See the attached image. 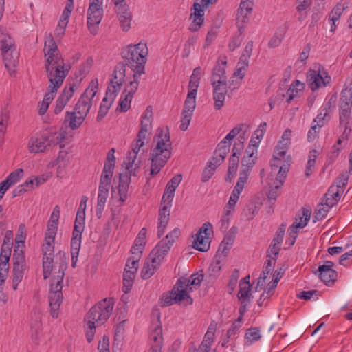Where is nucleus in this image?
<instances>
[{"instance_id": "1", "label": "nucleus", "mask_w": 352, "mask_h": 352, "mask_svg": "<svg viewBox=\"0 0 352 352\" xmlns=\"http://www.w3.org/2000/svg\"><path fill=\"white\" fill-rule=\"evenodd\" d=\"M55 269L58 267L57 274L54 276L49 292V302L50 307V314L54 318L58 316L59 307L63 300V280L65 276V271L67 268V256L65 252H58L56 254Z\"/></svg>"}, {"instance_id": "2", "label": "nucleus", "mask_w": 352, "mask_h": 352, "mask_svg": "<svg viewBox=\"0 0 352 352\" xmlns=\"http://www.w3.org/2000/svg\"><path fill=\"white\" fill-rule=\"evenodd\" d=\"M113 308V300L104 298L92 307L87 312L84 321L88 342H91L94 340L96 327L103 324L109 319Z\"/></svg>"}, {"instance_id": "3", "label": "nucleus", "mask_w": 352, "mask_h": 352, "mask_svg": "<svg viewBox=\"0 0 352 352\" xmlns=\"http://www.w3.org/2000/svg\"><path fill=\"white\" fill-rule=\"evenodd\" d=\"M172 143L168 131L163 135V131H157V144L151 151L150 160L151 175L154 176L160 173L171 156Z\"/></svg>"}, {"instance_id": "4", "label": "nucleus", "mask_w": 352, "mask_h": 352, "mask_svg": "<svg viewBox=\"0 0 352 352\" xmlns=\"http://www.w3.org/2000/svg\"><path fill=\"white\" fill-rule=\"evenodd\" d=\"M148 50L145 43L140 42L136 45H131L122 51V56L124 60L122 63L125 67H129L132 71L138 72V76L144 73V66L147 60Z\"/></svg>"}, {"instance_id": "5", "label": "nucleus", "mask_w": 352, "mask_h": 352, "mask_svg": "<svg viewBox=\"0 0 352 352\" xmlns=\"http://www.w3.org/2000/svg\"><path fill=\"white\" fill-rule=\"evenodd\" d=\"M43 51L46 57L45 67L47 74H67V70L64 69L65 63L63 59L61 58L56 43L52 34L47 37Z\"/></svg>"}, {"instance_id": "6", "label": "nucleus", "mask_w": 352, "mask_h": 352, "mask_svg": "<svg viewBox=\"0 0 352 352\" xmlns=\"http://www.w3.org/2000/svg\"><path fill=\"white\" fill-rule=\"evenodd\" d=\"M226 62L217 65L212 70L211 82L213 87V100L214 109L220 110L224 105L226 95L228 92L225 72Z\"/></svg>"}, {"instance_id": "7", "label": "nucleus", "mask_w": 352, "mask_h": 352, "mask_svg": "<svg viewBox=\"0 0 352 352\" xmlns=\"http://www.w3.org/2000/svg\"><path fill=\"white\" fill-rule=\"evenodd\" d=\"M65 138L63 133H53L47 130L43 131L39 135L32 137L28 142L30 153H43L58 144Z\"/></svg>"}, {"instance_id": "8", "label": "nucleus", "mask_w": 352, "mask_h": 352, "mask_svg": "<svg viewBox=\"0 0 352 352\" xmlns=\"http://www.w3.org/2000/svg\"><path fill=\"white\" fill-rule=\"evenodd\" d=\"M292 133V130L286 129L274 149L271 166L275 171L277 170L278 166L283 165L287 160L290 159V162H292L290 155L285 156L291 144Z\"/></svg>"}, {"instance_id": "9", "label": "nucleus", "mask_w": 352, "mask_h": 352, "mask_svg": "<svg viewBox=\"0 0 352 352\" xmlns=\"http://www.w3.org/2000/svg\"><path fill=\"white\" fill-rule=\"evenodd\" d=\"M103 0H89L87 10V28L90 33L96 35L98 32V25L100 23L104 14L102 7Z\"/></svg>"}, {"instance_id": "10", "label": "nucleus", "mask_w": 352, "mask_h": 352, "mask_svg": "<svg viewBox=\"0 0 352 352\" xmlns=\"http://www.w3.org/2000/svg\"><path fill=\"white\" fill-rule=\"evenodd\" d=\"M98 87V80H93L85 92L80 96L74 108V110L76 111L78 115L85 117L87 116L92 106L93 99L97 93Z\"/></svg>"}, {"instance_id": "11", "label": "nucleus", "mask_w": 352, "mask_h": 352, "mask_svg": "<svg viewBox=\"0 0 352 352\" xmlns=\"http://www.w3.org/2000/svg\"><path fill=\"white\" fill-rule=\"evenodd\" d=\"M112 76L113 78L111 80L110 85L107 87L106 96L104 98L113 102L124 82L125 65L123 63H118L115 67Z\"/></svg>"}, {"instance_id": "12", "label": "nucleus", "mask_w": 352, "mask_h": 352, "mask_svg": "<svg viewBox=\"0 0 352 352\" xmlns=\"http://www.w3.org/2000/svg\"><path fill=\"white\" fill-rule=\"evenodd\" d=\"M330 80L331 77L321 65L315 63L309 69V89L313 92L325 87L329 84Z\"/></svg>"}, {"instance_id": "13", "label": "nucleus", "mask_w": 352, "mask_h": 352, "mask_svg": "<svg viewBox=\"0 0 352 352\" xmlns=\"http://www.w3.org/2000/svg\"><path fill=\"white\" fill-rule=\"evenodd\" d=\"M217 1V0H201V3L198 2L193 3L190 17L192 19L189 27L190 31L194 32L199 30L204 21V9Z\"/></svg>"}, {"instance_id": "14", "label": "nucleus", "mask_w": 352, "mask_h": 352, "mask_svg": "<svg viewBox=\"0 0 352 352\" xmlns=\"http://www.w3.org/2000/svg\"><path fill=\"white\" fill-rule=\"evenodd\" d=\"M308 222V210L302 208L301 211H299L295 217V221L292 225L289 228V237L286 243L289 245H293L295 243L297 234L300 229L305 228Z\"/></svg>"}, {"instance_id": "15", "label": "nucleus", "mask_w": 352, "mask_h": 352, "mask_svg": "<svg viewBox=\"0 0 352 352\" xmlns=\"http://www.w3.org/2000/svg\"><path fill=\"white\" fill-rule=\"evenodd\" d=\"M117 16L124 31H128L131 28L132 13L125 0H111Z\"/></svg>"}, {"instance_id": "16", "label": "nucleus", "mask_w": 352, "mask_h": 352, "mask_svg": "<svg viewBox=\"0 0 352 352\" xmlns=\"http://www.w3.org/2000/svg\"><path fill=\"white\" fill-rule=\"evenodd\" d=\"M212 226L209 222L205 223L196 234L192 247L200 252H206L210 248L209 235L212 231Z\"/></svg>"}, {"instance_id": "17", "label": "nucleus", "mask_w": 352, "mask_h": 352, "mask_svg": "<svg viewBox=\"0 0 352 352\" xmlns=\"http://www.w3.org/2000/svg\"><path fill=\"white\" fill-rule=\"evenodd\" d=\"M78 225H74L71 240V256L72 266L76 267L78 261V256L81 246L82 233L85 226L80 222H77Z\"/></svg>"}, {"instance_id": "18", "label": "nucleus", "mask_w": 352, "mask_h": 352, "mask_svg": "<svg viewBox=\"0 0 352 352\" xmlns=\"http://www.w3.org/2000/svg\"><path fill=\"white\" fill-rule=\"evenodd\" d=\"M334 265L332 261H326V263L319 266L316 271L313 270L315 274L318 273V276L326 285H331L336 280L338 273L332 267Z\"/></svg>"}, {"instance_id": "19", "label": "nucleus", "mask_w": 352, "mask_h": 352, "mask_svg": "<svg viewBox=\"0 0 352 352\" xmlns=\"http://www.w3.org/2000/svg\"><path fill=\"white\" fill-rule=\"evenodd\" d=\"M47 75L50 81V85L42 102H45L50 105L54 98L55 93L62 85L67 74H61V75H54L50 74Z\"/></svg>"}, {"instance_id": "20", "label": "nucleus", "mask_w": 352, "mask_h": 352, "mask_svg": "<svg viewBox=\"0 0 352 352\" xmlns=\"http://www.w3.org/2000/svg\"><path fill=\"white\" fill-rule=\"evenodd\" d=\"M252 2L241 0L236 16L238 32L241 34L243 32L244 25L249 21L250 16L252 12Z\"/></svg>"}, {"instance_id": "21", "label": "nucleus", "mask_w": 352, "mask_h": 352, "mask_svg": "<svg viewBox=\"0 0 352 352\" xmlns=\"http://www.w3.org/2000/svg\"><path fill=\"white\" fill-rule=\"evenodd\" d=\"M151 344L150 352H161L162 346V329L160 322V315L157 323L153 324L149 335Z\"/></svg>"}, {"instance_id": "22", "label": "nucleus", "mask_w": 352, "mask_h": 352, "mask_svg": "<svg viewBox=\"0 0 352 352\" xmlns=\"http://www.w3.org/2000/svg\"><path fill=\"white\" fill-rule=\"evenodd\" d=\"M290 167V159L287 160L286 162L280 166H278V173L276 177V184L274 188H272L267 195L269 200L275 201L278 197V189L283 185L284 181L287 177V173Z\"/></svg>"}, {"instance_id": "23", "label": "nucleus", "mask_w": 352, "mask_h": 352, "mask_svg": "<svg viewBox=\"0 0 352 352\" xmlns=\"http://www.w3.org/2000/svg\"><path fill=\"white\" fill-rule=\"evenodd\" d=\"M345 185V182L341 184L332 185L325 193L321 201L329 209L336 205L340 199V196L343 192L342 187Z\"/></svg>"}, {"instance_id": "24", "label": "nucleus", "mask_w": 352, "mask_h": 352, "mask_svg": "<svg viewBox=\"0 0 352 352\" xmlns=\"http://www.w3.org/2000/svg\"><path fill=\"white\" fill-rule=\"evenodd\" d=\"M77 89L76 84H69L65 86L60 95L56 100V107L54 112L55 114L60 113L67 105L69 100L72 98L74 93Z\"/></svg>"}, {"instance_id": "25", "label": "nucleus", "mask_w": 352, "mask_h": 352, "mask_svg": "<svg viewBox=\"0 0 352 352\" xmlns=\"http://www.w3.org/2000/svg\"><path fill=\"white\" fill-rule=\"evenodd\" d=\"M304 89L305 84L296 80L290 85L287 90L280 87L278 91L277 96L281 100L286 98V102L290 103L292 100L297 96L299 92L302 91Z\"/></svg>"}, {"instance_id": "26", "label": "nucleus", "mask_w": 352, "mask_h": 352, "mask_svg": "<svg viewBox=\"0 0 352 352\" xmlns=\"http://www.w3.org/2000/svg\"><path fill=\"white\" fill-rule=\"evenodd\" d=\"M193 287L194 286L190 285L188 278H181L177 281L175 285V291L177 292L178 294L184 293L183 302H184V305L192 304L193 300L188 294L192 291Z\"/></svg>"}, {"instance_id": "27", "label": "nucleus", "mask_w": 352, "mask_h": 352, "mask_svg": "<svg viewBox=\"0 0 352 352\" xmlns=\"http://www.w3.org/2000/svg\"><path fill=\"white\" fill-rule=\"evenodd\" d=\"M195 107L196 101L186 99L181 118L180 129L182 131H185L187 130L192 119Z\"/></svg>"}, {"instance_id": "28", "label": "nucleus", "mask_w": 352, "mask_h": 352, "mask_svg": "<svg viewBox=\"0 0 352 352\" xmlns=\"http://www.w3.org/2000/svg\"><path fill=\"white\" fill-rule=\"evenodd\" d=\"M257 149L255 147H247L245 155L241 162V170L240 173L245 171L249 176L250 172L255 164L257 159Z\"/></svg>"}, {"instance_id": "29", "label": "nucleus", "mask_w": 352, "mask_h": 352, "mask_svg": "<svg viewBox=\"0 0 352 352\" xmlns=\"http://www.w3.org/2000/svg\"><path fill=\"white\" fill-rule=\"evenodd\" d=\"M201 76V69L200 67H196L190 76L188 85V93L186 99L196 101V95L199 85V80Z\"/></svg>"}, {"instance_id": "30", "label": "nucleus", "mask_w": 352, "mask_h": 352, "mask_svg": "<svg viewBox=\"0 0 352 352\" xmlns=\"http://www.w3.org/2000/svg\"><path fill=\"white\" fill-rule=\"evenodd\" d=\"M170 249V247L168 245L166 241H161L151 251L148 257L152 259V263H157V265H161Z\"/></svg>"}, {"instance_id": "31", "label": "nucleus", "mask_w": 352, "mask_h": 352, "mask_svg": "<svg viewBox=\"0 0 352 352\" xmlns=\"http://www.w3.org/2000/svg\"><path fill=\"white\" fill-rule=\"evenodd\" d=\"M170 211L168 206H162L159 211L157 235L160 238L164 233L169 221Z\"/></svg>"}, {"instance_id": "32", "label": "nucleus", "mask_w": 352, "mask_h": 352, "mask_svg": "<svg viewBox=\"0 0 352 352\" xmlns=\"http://www.w3.org/2000/svg\"><path fill=\"white\" fill-rule=\"evenodd\" d=\"M139 152L133 151H130L128 153V155L125 158L124 161V164H125V168L129 171L130 176H135L136 175V169L140 167V160H138L136 162L137 155Z\"/></svg>"}, {"instance_id": "33", "label": "nucleus", "mask_w": 352, "mask_h": 352, "mask_svg": "<svg viewBox=\"0 0 352 352\" xmlns=\"http://www.w3.org/2000/svg\"><path fill=\"white\" fill-rule=\"evenodd\" d=\"M243 126V124H239L234 127L226 136L225 139L219 143L217 148L224 150L226 152H229L231 145L230 141L240 133Z\"/></svg>"}, {"instance_id": "34", "label": "nucleus", "mask_w": 352, "mask_h": 352, "mask_svg": "<svg viewBox=\"0 0 352 352\" xmlns=\"http://www.w3.org/2000/svg\"><path fill=\"white\" fill-rule=\"evenodd\" d=\"M85 116L78 115L76 111L73 112H66L65 122H69V126L75 130L79 128L85 120Z\"/></svg>"}, {"instance_id": "35", "label": "nucleus", "mask_w": 352, "mask_h": 352, "mask_svg": "<svg viewBox=\"0 0 352 352\" xmlns=\"http://www.w3.org/2000/svg\"><path fill=\"white\" fill-rule=\"evenodd\" d=\"M131 182V176L127 174H120L118 185V193L120 201L124 202L127 199L129 186Z\"/></svg>"}, {"instance_id": "36", "label": "nucleus", "mask_w": 352, "mask_h": 352, "mask_svg": "<svg viewBox=\"0 0 352 352\" xmlns=\"http://www.w3.org/2000/svg\"><path fill=\"white\" fill-rule=\"evenodd\" d=\"M109 188H98V203L96 206V216L98 219H100L102 216V212L104 209V206L107 202V199L109 197Z\"/></svg>"}, {"instance_id": "37", "label": "nucleus", "mask_w": 352, "mask_h": 352, "mask_svg": "<svg viewBox=\"0 0 352 352\" xmlns=\"http://www.w3.org/2000/svg\"><path fill=\"white\" fill-rule=\"evenodd\" d=\"M184 293L178 294L175 291V287L170 294L163 295L161 300V305L163 307L171 305L177 302H182L184 300Z\"/></svg>"}, {"instance_id": "38", "label": "nucleus", "mask_w": 352, "mask_h": 352, "mask_svg": "<svg viewBox=\"0 0 352 352\" xmlns=\"http://www.w3.org/2000/svg\"><path fill=\"white\" fill-rule=\"evenodd\" d=\"M114 167L112 165H104L101 175L99 187L109 188L110 187L111 178L113 177Z\"/></svg>"}, {"instance_id": "39", "label": "nucleus", "mask_w": 352, "mask_h": 352, "mask_svg": "<svg viewBox=\"0 0 352 352\" xmlns=\"http://www.w3.org/2000/svg\"><path fill=\"white\" fill-rule=\"evenodd\" d=\"M160 265H157V263H152V259L148 257L144 262V267L141 272L142 278L143 279H148L151 277Z\"/></svg>"}, {"instance_id": "40", "label": "nucleus", "mask_w": 352, "mask_h": 352, "mask_svg": "<svg viewBox=\"0 0 352 352\" xmlns=\"http://www.w3.org/2000/svg\"><path fill=\"white\" fill-rule=\"evenodd\" d=\"M137 272L134 271H131V270H127L126 267L124 268V272L123 274V288L122 290L124 293H128L131 289L133 280L135 277V274Z\"/></svg>"}, {"instance_id": "41", "label": "nucleus", "mask_w": 352, "mask_h": 352, "mask_svg": "<svg viewBox=\"0 0 352 352\" xmlns=\"http://www.w3.org/2000/svg\"><path fill=\"white\" fill-rule=\"evenodd\" d=\"M26 265H13V289L16 290L17 289L18 284L22 280L24 271L26 269Z\"/></svg>"}, {"instance_id": "42", "label": "nucleus", "mask_w": 352, "mask_h": 352, "mask_svg": "<svg viewBox=\"0 0 352 352\" xmlns=\"http://www.w3.org/2000/svg\"><path fill=\"white\" fill-rule=\"evenodd\" d=\"M296 10L298 13V19L302 22L307 17L308 0H296Z\"/></svg>"}, {"instance_id": "43", "label": "nucleus", "mask_w": 352, "mask_h": 352, "mask_svg": "<svg viewBox=\"0 0 352 352\" xmlns=\"http://www.w3.org/2000/svg\"><path fill=\"white\" fill-rule=\"evenodd\" d=\"M352 106L348 104L340 105V124L347 129V124L351 116V110Z\"/></svg>"}, {"instance_id": "44", "label": "nucleus", "mask_w": 352, "mask_h": 352, "mask_svg": "<svg viewBox=\"0 0 352 352\" xmlns=\"http://www.w3.org/2000/svg\"><path fill=\"white\" fill-rule=\"evenodd\" d=\"M133 80L129 81V84H127L124 90L123 94H126L128 96H131L133 97V94L136 92L139 85V79L140 76H138V73L133 72Z\"/></svg>"}, {"instance_id": "45", "label": "nucleus", "mask_w": 352, "mask_h": 352, "mask_svg": "<svg viewBox=\"0 0 352 352\" xmlns=\"http://www.w3.org/2000/svg\"><path fill=\"white\" fill-rule=\"evenodd\" d=\"M239 292L238 293V298L241 303L249 301L248 298L250 295V282L239 283Z\"/></svg>"}, {"instance_id": "46", "label": "nucleus", "mask_w": 352, "mask_h": 352, "mask_svg": "<svg viewBox=\"0 0 352 352\" xmlns=\"http://www.w3.org/2000/svg\"><path fill=\"white\" fill-rule=\"evenodd\" d=\"M329 116V113L327 109H323L314 120V122L312 123L311 129L314 131L316 133L317 131V129H319L326 122V118Z\"/></svg>"}, {"instance_id": "47", "label": "nucleus", "mask_w": 352, "mask_h": 352, "mask_svg": "<svg viewBox=\"0 0 352 352\" xmlns=\"http://www.w3.org/2000/svg\"><path fill=\"white\" fill-rule=\"evenodd\" d=\"M329 210L330 209L324 205V204L320 202L315 210L313 221L316 223L326 217Z\"/></svg>"}, {"instance_id": "48", "label": "nucleus", "mask_w": 352, "mask_h": 352, "mask_svg": "<svg viewBox=\"0 0 352 352\" xmlns=\"http://www.w3.org/2000/svg\"><path fill=\"white\" fill-rule=\"evenodd\" d=\"M54 258L52 256H43V278L47 279L50 277L52 274L53 269Z\"/></svg>"}, {"instance_id": "49", "label": "nucleus", "mask_w": 352, "mask_h": 352, "mask_svg": "<svg viewBox=\"0 0 352 352\" xmlns=\"http://www.w3.org/2000/svg\"><path fill=\"white\" fill-rule=\"evenodd\" d=\"M261 338V335L260 333V330L256 327L248 329L245 335V338L249 344L258 341Z\"/></svg>"}, {"instance_id": "50", "label": "nucleus", "mask_w": 352, "mask_h": 352, "mask_svg": "<svg viewBox=\"0 0 352 352\" xmlns=\"http://www.w3.org/2000/svg\"><path fill=\"white\" fill-rule=\"evenodd\" d=\"M0 48L1 51L14 49L13 39L7 34H1L0 36Z\"/></svg>"}, {"instance_id": "51", "label": "nucleus", "mask_w": 352, "mask_h": 352, "mask_svg": "<svg viewBox=\"0 0 352 352\" xmlns=\"http://www.w3.org/2000/svg\"><path fill=\"white\" fill-rule=\"evenodd\" d=\"M15 48L10 50H6L5 51H1L5 67L8 69L15 65L16 60L13 56V52Z\"/></svg>"}, {"instance_id": "52", "label": "nucleus", "mask_w": 352, "mask_h": 352, "mask_svg": "<svg viewBox=\"0 0 352 352\" xmlns=\"http://www.w3.org/2000/svg\"><path fill=\"white\" fill-rule=\"evenodd\" d=\"M23 170L21 168L16 169L12 172L5 179L6 182L10 187L17 183L23 177Z\"/></svg>"}, {"instance_id": "53", "label": "nucleus", "mask_w": 352, "mask_h": 352, "mask_svg": "<svg viewBox=\"0 0 352 352\" xmlns=\"http://www.w3.org/2000/svg\"><path fill=\"white\" fill-rule=\"evenodd\" d=\"M112 103V102L106 100V98H103L97 116V120L98 122L101 121L106 116Z\"/></svg>"}, {"instance_id": "54", "label": "nucleus", "mask_w": 352, "mask_h": 352, "mask_svg": "<svg viewBox=\"0 0 352 352\" xmlns=\"http://www.w3.org/2000/svg\"><path fill=\"white\" fill-rule=\"evenodd\" d=\"M345 10L344 5L341 3H337V5L333 8L329 16L330 21H337L340 19L343 11Z\"/></svg>"}, {"instance_id": "55", "label": "nucleus", "mask_w": 352, "mask_h": 352, "mask_svg": "<svg viewBox=\"0 0 352 352\" xmlns=\"http://www.w3.org/2000/svg\"><path fill=\"white\" fill-rule=\"evenodd\" d=\"M248 175L245 171L243 173H239V177L232 191L236 192L237 194H241L243 190L245 184L248 181Z\"/></svg>"}, {"instance_id": "56", "label": "nucleus", "mask_w": 352, "mask_h": 352, "mask_svg": "<svg viewBox=\"0 0 352 352\" xmlns=\"http://www.w3.org/2000/svg\"><path fill=\"white\" fill-rule=\"evenodd\" d=\"M153 111L151 107H146L143 116H142L141 124L142 126L151 129Z\"/></svg>"}, {"instance_id": "57", "label": "nucleus", "mask_w": 352, "mask_h": 352, "mask_svg": "<svg viewBox=\"0 0 352 352\" xmlns=\"http://www.w3.org/2000/svg\"><path fill=\"white\" fill-rule=\"evenodd\" d=\"M132 98L133 97L131 96L122 94L119 102V108H118V109L121 112L127 111L130 108Z\"/></svg>"}, {"instance_id": "58", "label": "nucleus", "mask_w": 352, "mask_h": 352, "mask_svg": "<svg viewBox=\"0 0 352 352\" xmlns=\"http://www.w3.org/2000/svg\"><path fill=\"white\" fill-rule=\"evenodd\" d=\"M182 181V175L178 174L175 175L167 184L165 190L169 191L170 193H174L177 187L179 186Z\"/></svg>"}, {"instance_id": "59", "label": "nucleus", "mask_w": 352, "mask_h": 352, "mask_svg": "<svg viewBox=\"0 0 352 352\" xmlns=\"http://www.w3.org/2000/svg\"><path fill=\"white\" fill-rule=\"evenodd\" d=\"M234 242V236H228V235H226L225 236L223 241L221 243L219 247V250H218V253L219 252H222L223 254H227V251L229 250L230 249V247L231 245H232Z\"/></svg>"}, {"instance_id": "60", "label": "nucleus", "mask_w": 352, "mask_h": 352, "mask_svg": "<svg viewBox=\"0 0 352 352\" xmlns=\"http://www.w3.org/2000/svg\"><path fill=\"white\" fill-rule=\"evenodd\" d=\"M348 104V106H352V89H345L341 92L340 97V104Z\"/></svg>"}, {"instance_id": "61", "label": "nucleus", "mask_w": 352, "mask_h": 352, "mask_svg": "<svg viewBox=\"0 0 352 352\" xmlns=\"http://www.w3.org/2000/svg\"><path fill=\"white\" fill-rule=\"evenodd\" d=\"M86 204L80 202L75 219L74 225H78L77 222H80L85 226Z\"/></svg>"}, {"instance_id": "62", "label": "nucleus", "mask_w": 352, "mask_h": 352, "mask_svg": "<svg viewBox=\"0 0 352 352\" xmlns=\"http://www.w3.org/2000/svg\"><path fill=\"white\" fill-rule=\"evenodd\" d=\"M252 50H253V41H250L246 44L244 51H243V54H241L239 60H242L243 62H245V64H246V63H248L249 59L251 56Z\"/></svg>"}, {"instance_id": "63", "label": "nucleus", "mask_w": 352, "mask_h": 352, "mask_svg": "<svg viewBox=\"0 0 352 352\" xmlns=\"http://www.w3.org/2000/svg\"><path fill=\"white\" fill-rule=\"evenodd\" d=\"M59 217L60 208L58 206H56L53 209L52 213L50 216L47 225L58 227Z\"/></svg>"}, {"instance_id": "64", "label": "nucleus", "mask_w": 352, "mask_h": 352, "mask_svg": "<svg viewBox=\"0 0 352 352\" xmlns=\"http://www.w3.org/2000/svg\"><path fill=\"white\" fill-rule=\"evenodd\" d=\"M276 258H268L265 263L262 273L261 276H264L265 278L267 277L269 273L272 270L276 263Z\"/></svg>"}]
</instances>
